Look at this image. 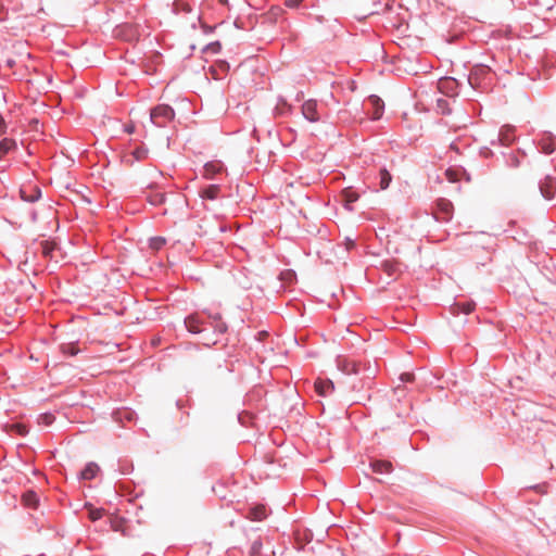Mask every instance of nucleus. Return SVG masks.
<instances>
[{
  "label": "nucleus",
  "mask_w": 556,
  "mask_h": 556,
  "mask_svg": "<svg viewBox=\"0 0 556 556\" xmlns=\"http://www.w3.org/2000/svg\"><path fill=\"white\" fill-rule=\"evenodd\" d=\"M166 243V239L163 237H155L150 239V248L157 251Z\"/></svg>",
  "instance_id": "cd10ccee"
},
{
  "label": "nucleus",
  "mask_w": 556,
  "mask_h": 556,
  "mask_svg": "<svg viewBox=\"0 0 556 556\" xmlns=\"http://www.w3.org/2000/svg\"><path fill=\"white\" fill-rule=\"evenodd\" d=\"M266 516V507L264 505H257L250 509L248 517L253 521H262Z\"/></svg>",
  "instance_id": "4468645a"
},
{
  "label": "nucleus",
  "mask_w": 556,
  "mask_h": 556,
  "mask_svg": "<svg viewBox=\"0 0 556 556\" xmlns=\"http://www.w3.org/2000/svg\"><path fill=\"white\" fill-rule=\"evenodd\" d=\"M62 350H63V352H64V353H68V354H71L72 356L76 355V354L78 353V351H79L77 348H75V346H74L73 344H71V343H70V344H66V345H63V346H62Z\"/></svg>",
  "instance_id": "72a5a7b5"
},
{
  "label": "nucleus",
  "mask_w": 556,
  "mask_h": 556,
  "mask_svg": "<svg viewBox=\"0 0 556 556\" xmlns=\"http://www.w3.org/2000/svg\"><path fill=\"white\" fill-rule=\"evenodd\" d=\"M35 192H36V194H35V195H31L30 198H27V197L25 195V190H23V189H22V190H21V195H22V198H23V199H25L26 201H30V202H33V201H36V200L39 198V194H40V192H39V190H38V189H35Z\"/></svg>",
  "instance_id": "f704fd0d"
},
{
  "label": "nucleus",
  "mask_w": 556,
  "mask_h": 556,
  "mask_svg": "<svg viewBox=\"0 0 556 556\" xmlns=\"http://www.w3.org/2000/svg\"><path fill=\"white\" fill-rule=\"evenodd\" d=\"M302 114L309 122L319 121V115L317 112V102L315 100H307L302 105Z\"/></svg>",
  "instance_id": "7ed1b4c3"
},
{
  "label": "nucleus",
  "mask_w": 556,
  "mask_h": 556,
  "mask_svg": "<svg viewBox=\"0 0 556 556\" xmlns=\"http://www.w3.org/2000/svg\"><path fill=\"white\" fill-rule=\"evenodd\" d=\"M490 74V68L484 65L475 66L471 71L468 81L473 88H478L480 86V79Z\"/></svg>",
  "instance_id": "f03ea898"
},
{
  "label": "nucleus",
  "mask_w": 556,
  "mask_h": 556,
  "mask_svg": "<svg viewBox=\"0 0 556 556\" xmlns=\"http://www.w3.org/2000/svg\"><path fill=\"white\" fill-rule=\"evenodd\" d=\"M15 148V141L4 138L0 141V157Z\"/></svg>",
  "instance_id": "412c9836"
},
{
  "label": "nucleus",
  "mask_w": 556,
  "mask_h": 556,
  "mask_svg": "<svg viewBox=\"0 0 556 556\" xmlns=\"http://www.w3.org/2000/svg\"><path fill=\"white\" fill-rule=\"evenodd\" d=\"M174 116L175 112L169 105L160 104L151 110L150 122L157 127H165Z\"/></svg>",
  "instance_id": "f257e3e1"
},
{
  "label": "nucleus",
  "mask_w": 556,
  "mask_h": 556,
  "mask_svg": "<svg viewBox=\"0 0 556 556\" xmlns=\"http://www.w3.org/2000/svg\"><path fill=\"white\" fill-rule=\"evenodd\" d=\"M399 265L397 262L386 261L381 266L389 276H393L399 271Z\"/></svg>",
  "instance_id": "4be33fe9"
},
{
  "label": "nucleus",
  "mask_w": 556,
  "mask_h": 556,
  "mask_svg": "<svg viewBox=\"0 0 556 556\" xmlns=\"http://www.w3.org/2000/svg\"><path fill=\"white\" fill-rule=\"evenodd\" d=\"M438 208L439 213L442 214V216H440L439 218L443 220H448L453 212L452 202L446 199H440L438 201Z\"/></svg>",
  "instance_id": "6e6552de"
},
{
  "label": "nucleus",
  "mask_w": 556,
  "mask_h": 556,
  "mask_svg": "<svg viewBox=\"0 0 556 556\" xmlns=\"http://www.w3.org/2000/svg\"><path fill=\"white\" fill-rule=\"evenodd\" d=\"M476 307L475 302H466V303H456L452 306V313L454 315L463 314H470Z\"/></svg>",
  "instance_id": "f8f14e48"
},
{
  "label": "nucleus",
  "mask_w": 556,
  "mask_h": 556,
  "mask_svg": "<svg viewBox=\"0 0 556 556\" xmlns=\"http://www.w3.org/2000/svg\"><path fill=\"white\" fill-rule=\"evenodd\" d=\"M370 467L377 473H390L393 470V465L389 460H375Z\"/></svg>",
  "instance_id": "9b49d317"
},
{
  "label": "nucleus",
  "mask_w": 556,
  "mask_h": 556,
  "mask_svg": "<svg viewBox=\"0 0 556 556\" xmlns=\"http://www.w3.org/2000/svg\"><path fill=\"white\" fill-rule=\"evenodd\" d=\"M456 80L451 77L441 78L438 83V88L441 92L447 93L456 87Z\"/></svg>",
  "instance_id": "dca6fc26"
},
{
  "label": "nucleus",
  "mask_w": 556,
  "mask_h": 556,
  "mask_svg": "<svg viewBox=\"0 0 556 556\" xmlns=\"http://www.w3.org/2000/svg\"><path fill=\"white\" fill-rule=\"evenodd\" d=\"M211 73H212V75H213V77H214V78H217V76H216V70H215V68L211 67Z\"/></svg>",
  "instance_id": "c03bdc74"
},
{
  "label": "nucleus",
  "mask_w": 556,
  "mask_h": 556,
  "mask_svg": "<svg viewBox=\"0 0 556 556\" xmlns=\"http://www.w3.org/2000/svg\"><path fill=\"white\" fill-rule=\"evenodd\" d=\"M219 66L224 71H226L228 68V64H226L225 62H222Z\"/></svg>",
  "instance_id": "37998d69"
},
{
  "label": "nucleus",
  "mask_w": 556,
  "mask_h": 556,
  "mask_svg": "<svg viewBox=\"0 0 556 556\" xmlns=\"http://www.w3.org/2000/svg\"><path fill=\"white\" fill-rule=\"evenodd\" d=\"M99 471V466L96 463H89L80 472V478L84 480L93 479Z\"/></svg>",
  "instance_id": "2eb2a0df"
},
{
  "label": "nucleus",
  "mask_w": 556,
  "mask_h": 556,
  "mask_svg": "<svg viewBox=\"0 0 556 556\" xmlns=\"http://www.w3.org/2000/svg\"><path fill=\"white\" fill-rule=\"evenodd\" d=\"M89 513V518L92 521L99 520L104 515V509L102 508H94L91 505L86 506Z\"/></svg>",
  "instance_id": "b1692460"
},
{
  "label": "nucleus",
  "mask_w": 556,
  "mask_h": 556,
  "mask_svg": "<svg viewBox=\"0 0 556 556\" xmlns=\"http://www.w3.org/2000/svg\"><path fill=\"white\" fill-rule=\"evenodd\" d=\"M540 189L544 198L552 199L555 193L554 180L551 177H546Z\"/></svg>",
  "instance_id": "ddd939ff"
},
{
  "label": "nucleus",
  "mask_w": 556,
  "mask_h": 556,
  "mask_svg": "<svg viewBox=\"0 0 556 556\" xmlns=\"http://www.w3.org/2000/svg\"><path fill=\"white\" fill-rule=\"evenodd\" d=\"M202 324L203 319L199 314L190 315L185 319V325L187 329L192 333H199L201 331Z\"/></svg>",
  "instance_id": "423d86ee"
},
{
  "label": "nucleus",
  "mask_w": 556,
  "mask_h": 556,
  "mask_svg": "<svg viewBox=\"0 0 556 556\" xmlns=\"http://www.w3.org/2000/svg\"><path fill=\"white\" fill-rule=\"evenodd\" d=\"M151 344L154 345V346L159 345L160 344V338L152 339Z\"/></svg>",
  "instance_id": "ea45409f"
},
{
  "label": "nucleus",
  "mask_w": 556,
  "mask_h": 556,
  "mask_svg": "<svg viewBox=\"0 0 556 556\" xmlns=\"http://www.w3.org/2000/svg\"><path fill=\"white\" fill-rule=\"evenodd\" d=\"M301 2L302 0H286L285 3L289 8H296Z\"/></svg>",
  "instance_id": "e433bc0d"
},
{
  "label": "nucleus",
  "mask_w": 556,
  "mask_h": 556,
  "mask_svg": "<svg viewBox=\"0 0 556 556\" xmlns=\"http://www.w3.org/2000/svg\"><path fill=\"white\" fill-rule=\"evenodd\" d=\"M5 129V123H4V119L3 117L0 115V131H4Z\"/></svg>",
  "instance_id": "58836bf2"
},
{
  "label": "nucleus",
  "mask_w": 556,
  "mask_h": 556,
  "mask_svg": "<svg viewBox=\"0 0 556 556\" xmlns=\"http://www.w3.org/2000/svg\"><path fill=\"white\" fill-rule=\"evenodd\" d=\"M281 280L291 283L295 280V274L292 270H286L280 275Z\"/></svg>",
  "instance_id": "c756f323"
},
{
  "label": "nucleus",
  "mask_w": 556,
  "mask_h": 556,
  "mask_svg": "<svg viewBox=\"0 0 556 556\" xmlns=\"http://www.w3.org/2000/svg\"><path fill=\"white\" fill-rule=\"evenodd\" d=\"M338 367L342 372L346 375L357 374L358 371V364L355 361H350L346 358L339 359Z\"/></svg>",
  "instance_id": "1a4fd4ad"
},
{
  "label": "nucleus",
  "mask_w": 556,
  "mask_h": 556,
  "mask_svg": "<svg viewBox=\"0 0 556 556\" xmlns=\"http://www.w3.org/2000/svg\"><path fill=\"white\" fill-rule=\"evenodd\" d=\"M208 317H210V318H212V319H213V321L215 323V326H214V327H215V329H216L218 332L224 333V332L226 331L227 326H226V324H225L224 321H222V320H220L219 315H217V314H216V315H214V316H213V315H208Z\"/></svg>",
  "instance_id": "bb28decb"
},
{
  "label": "nucleus",
  "mask_w": 556,
  "mask_h": 556,
  "mask_svg": "<svg viewBox=\"0 0 556 556\" xmlns=\"http://www.w3.org/2000/svg\"><path fill=\"white\" fill-rule=\"evenodd\" d=\"M266 336H267L266 331H262V332L258 333L260 340H263V338H265Z\"/></svg>",
  "instance_id": "79ce46f5"
},
{
  "label": "nucleus",
  "mask_w": 556,
  "mask_h": 556,
  "mask_svg": "<svg viewBox=\"0 0 556 556\" xmlns=\"http://www.w3.org/2000/svg\"><path fill=\"white\" fill-rule=\"evenodd\" d=\"M164 194L163 193H156V194H153L151 197H149V201L153 204V205H159V204H162L164 202Z\"/></svg>",
  "instance_id": "2f4dec72"
},
{
  "label": "nucleus",
  "mask_w": 556,
  "mask_h": 556,
  "mask_svg": "<svg viewBox=\"0 0 556 556\" xmlns=\"http://www.w3.org/2000/svg\"><path fill=\"white\" fill-rule=\"evenodd\" d=\"M342 197L346 204H351L358 200V194L353 191L351 188H346L342 191Z\"/></svg>",
  "instance_id": "5701e85b"
},
{
  "label": "nucleus",
  "mask_w": 556,
  "mask_h": 556,
  "mask_svg": "<svg viewBox=\"0 0 556 556\" xmlns=\"http://www.w3.org/2000/svg\"><path fill=\"white\" fill-rule=\"evenodd\" d=\"M220 189L217 185H210L201 191V195L208 200H214L218 197Z\"/></svg>",
  "instance_id": "a211bd4d"
},
{
  "label": "nucleus",
  "mask_w": 556,
  "mask_h": 556,
  "mask_svg": "<svg viewBox=\"0 0 556 556\" xmlns=\"http://www.w3.org/2000/svg\"><path fill=\"white\" fill-rule=\"evenodd\" d=\"M498 140L503 146H509L515 140V128L510 125H505L501 128Z\"/></svg>",
  "instance_id": "39448f33"
},
{
  "label": "nucleus",
  "mask_w": 556,
  "mask_h": 556,
  "mask_svg": "<svg viewBox=\"0 0 556 556\" xmlns=\"http://www.w3.org/2000/svg\"><path fill=\"white\" fill-rule=\"evenodd\" d=\"M174 11L176 13H180V12L190 13L192 11V8H191L190 3L188 2V0H176L174 2Z\"/></svg>",
  "instance_id": "aec40b11"
},
{
  "label": "nucleus",
  "mask_w": 556,
  "mask_h": 556,
  "mask_svg": "<svg viewBox=\"0 0 556 556\" xmlns=\"http://www.w3.org/2000/svg\"><path fill=\"white\" fill-rule=\"evenodd\" d=\"M555 141H556V138L552 134L544 135V137L539 142L542 152L545 154L553 153L556 149Z\"/></svg>",
  "instance_id": "0eeeda50"
},
{
  "label": "nucleus",
  "mask_w": 556,
  "mask_h": 556,
  "mask_svg": "<svg viewBox=\"0 0 556 556\" xmlns=\"http://www.w3.org/2000/svg\"><path fill=\"white\" fill-rule=\"evenodd\" d=\"M22 501L26 507L36 508L38 506V496L34 491H27L23 494Z\"/></svg>",
  "instance_id": "f3484780"
},
{
  "label": "nucleus",
  "mask_w": 556,
  "mask_h": 556,
  "mask_svg": "<svg viewBox=\"0 0 556 556\" xmlns=\"http://www.w3.org/2000/svg\"><path fill=\"white\" fill-rule=\"evenodd\" d=\"M40 247H41V253L45 257H49V258H52L53 257V252L56 248L55 243L54 242H51V241H42L40 243Z\"/></svg>",
  "instance_id": "6ab92c4d"
},
{
  "label": "nucleus",
  "mask_w": 556,
  "mask_h": 556,
  "mask_svg": "<svg viewBox=\"0 0 556 556\" xmlns=\"http://www.w3.org/2000/svg\"><path fill=\"white\" fill-rule=\"evenodd\" d=\"M443 103H445V100H443V99H439V100H438V105H439V106H441V104H443Z\"/></svg>",
  "instance_id": "a18cd8bd"
},
{
  "label": "nucleus",
  "mask_w": 556,
  "mask_h": 556,
  "mask_svg": "<svg viewBox=\"0 0 556 556\" xmlns=\"http://www.w3.org/2000/svg\"><path fill=\"white\" fill-rule=\"evenodd\" d=\"M220 167L217 165L210 163L204 166V174L206 177H212L215 173L219 172Z\"/></svg>",
  "instance_id": "c85d7f7f"
},
{
  "label": "nucleus",
  "mask_w": 556,
  "mask_h": 556,
  "mask_svg": "<svg viewBox=\"0 0 556 556\" xmlns=\"http://www.w3.org/2000/svg\"><path fill=\"white\" fill-rule=\"evenodd\" d=\"M346 247H348V249L353 248L354 247V242L352 240H348L346 241Z\"/></svg>",
  "instance_id": "a19ab883"
},
{
  "label": "nucleus",
  "mask_w": 556,
  "mask_h": 556,
  "mask_svg": "<svg viewBox=\"0 0 556 556\" xmlns=\"http://www.w3.org/2000/svg\"><path fill=\"white\" fill-rule=\"evenodd\" d=\"M463 173L460 170L448 168L445 172V177L450 182H456L460 180Z\"/></svg>",
  "instance_id": "a878e982"
},
{
  "label": "nucleus",
  "mask_w": 556,
  "mask_h": 556,
  "mask_svg": "<svg viewBox=\"0 0 556 556\" xmlns=\"http://www.w3.org/2000/svg\"><path fill=\"white\" fill-rule=\"evenodd\" d=\"M366 103L372 109V119H379L382 116L384 103L378 96H369Z\"/></svg>",
  "instance_id": "20e7f679"
},
{
  "label": "nucleus",
  "mask_w": 556,
  "mask_h": 556,
  "mask_svg": "<svg viewBox=\"0 0 556 556\" xmlns=\"http://www.w3.org/2000/svg\"><path fill=\"white\" fill-rule=\"evenodd\" d=\"M136 157H137V159H140V157H141V153H139V152H138V153H136Z\"/></svg>",
  "instance_id": "49530a36"
},
{
  "label": "nucleus",
  "mask_w": 556,
  "mask_h": 556,
  "mask_svg": "<svg viewBox=\"0 0 556 556\" xmlns=\"http://www.w3.org/2000/svg\"><path fill=\"white\" fill-rule=\"evenodd\" d=\"M42 419H43L45 425H47V426H48V425H51V424H52V421H53V419H54V418H53V416H52V415H45V416L42 417Z\"/></svg>",
  "instance_id": "4c0bfd02"
},
{
  "label": "nucleus",
  "mask_w": 556,
  "mask_h": 556,
  "mask_svg": "<svg viewBox=\"0 0 556 556\" xmlns=\"http://www.w3.org/2000/svg\"><path fill=\"white\" fill-rule=\"evenodd\" d=\"M315 390L320 396H326L329 392L333 391L334 386L331 380L317 379L315 381Z\"/></svg>",
  "instance_id": "9d476101"
},
{
  "label": "nucleus",
  "mask_w": 556,
  "mask_h": 556,
  "mask_svg": "<svg viewBox=\"0 0 556 556\" xmlns=\"http://www.w3.org/2000/svg\"><path fill=\"white\" fill-rule=\"evenodd\" d=\"M391 175L390 173L386 169V168H382L380 170V188L382 190L387 189L391 182Z\"/></svg>",
  "instance_id": "393cba45"
},
{
  "label": "nucleus",
  "mask_w": 556,
  "mask_h": 556,
  "mask_svg": "<svg viewBox=\"0 0 556 556\" xmlns=\"http://www.w3.org/2000/svg\"><path fill=\"white\" fill-rule=\"evenodd\" d=\"M413 379H414V375L413 374L404 372V374L401 375V380L402 381L410 382V381H413Z\"/></svg>",
  "instance_id": "c9c22d12"
},
{
  "label": "nucleus",
  "mask_w": 556,
  "mask_h": 556,
  "mask_svg": "<svg viewBox=\"0 0 556 556\" xmlns=\"http://www.w3.org/2000/svg\"><path fill=\"white\" fill-rule=\"evenodd\" d=\"M220 49H222V46L218 41L212 42L205 47V51L212 52V53H218L220 51Z\"/></svg>",
  "instance_id": "473e14b6"
},
{
  "label": "nucleus",
  "mask_w": 556,
  "mask_h": 556,
  "mask_svg": "<svg viewBox=\"0 0 556 556\" xmlns=\"http://www.w3.org/2000/svg\"><path fill=\"white\" fill-rule=\"evenodd\" d=\"M10 429L12 431H15L16 433H18L20 435H25L27 433V429L24 425L22 424H14V425H11L10 426Z\"/></svg>",
  "instance_id": "7c9ffc66"
}]
</instances>
